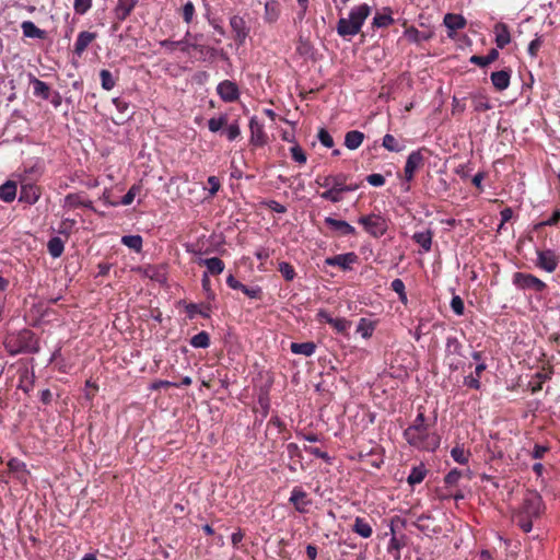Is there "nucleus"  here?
I'll return each instance as SVG.
<instances>
[{
  "label": "nucleus",
  "mask_w": 560,
  "mask_h": 560,
  "mask_svg": "<svg viewBox=\"0 0 560 560\" xmlns=\"http://www.w3.org/2000/svg\"><path fill=\"white\" fill-rule=\"evenodd\" d=\"M404 438L410 446L420 451L434 452L440 446V436L430 431L421 408L412 424L405 429Z\"/></svg>",
  "instance_id": "f257e3e1"
},
{
  "label": "nucleus",
  "mask_w": 560,
  "mask_h": 560,
  "mask_svg": "<svg viewBox=\"0 0 560 560\" xmlns=\"http://www.w3.org/2000/svg\"><path fill=\"white\" fill-rule=\"evenodd\" d=\"M544 502L536 491H528L523 499L521 506L513 513V522L524 532L533 529V521L538 518L542 512Z\"/></svg>",
  "instance_id": "f03ea898"
},
{
  "label": "nucleus",
  "mask_w": 560,
  "mask_h": 560,
  "mask_svg": "<svg viewBox=\"0 0 560 560\" xmlns=\"http://www.w3.org/2000/svg\"><path fill=\"white\" fill-rule=\"evenodd\" d=\"M370 13L371 7L366 3L352 8L348 18L339 19L337 23L338 35L341 37H352L357 35L361 31Z\"/></svg>",
  "instance_id": "7ed1b4c3"
},
{
  "label": "nucleus",
  "mask_w": 560,
  "mask_h": 560,
  "mask_svg": "<svg viewBox=\"0 0 560 560\" xmlns=\"http://www.w3.org/2000/svg\"><path fill=\"white\" fill-rule=\"evenodd\" d=\"M7 351L11 355L20 353H37L40 349L38 340L32 331H23L15 338L8 339L4 342Z\"/></svg>",
  "instance_id": "20e7f679"
},
{
  "label": "nucleus",
  "mask_w": 560,
  "mask_h": 560,
  "mask_svg": "<svg viewBox=\"0 0 560 560\" xmlns=\"http://www.w3.org/2000/svg\"><path fill=\"white\" fill-rule=\"evenodd\" d=\"M445 363L451 372L465 366L464 345L455 336H447L445 340Z\"/></svg>",
  "instance_id": "39448f33"
},
{
  "label": "nucleus",
  "mask_w": 560,
  "mask_h": 560,
  "mask_svg": "<svg viewBox=\"0 0 560 560\" xmlns=\"http://www.w3.org/2000/svg\"><path fill=\"white\" fill-rule=\"evenodd\" d=\"M358 223L363 226L364 231L372 237L380 238L386 234L388 230V221L381 213H369L358 218Z\"/></svg>",
  "instance_id": "423d86ee"
},
{
  "label": "nucleus",
  "mask_w": 560,
  "mask_h": 560,
  "mask_svg": "<svg viewBox=\"0 0 560 560\" xmlns=\"http://www.w3.org/2000/svg\"><path fill=\"white\" fill-rule=\"evenodd\" d=\"M45 172V164L42 159H33L22 165L21 172L18 174L19 182L36 183L40 179Z\"/></svg>",
  "instance_id": "0eeeda50"
},
{
  "label": "nucleus",
  "mask_w": 560,
  "mask_h": 560,
  "mask_svg": "<svg viewBox=\"0 0 560 560\" xmlns=\"http://www.w3.org/2000/svg\"><path fill=\"white\" fill-rule=\"evenodd\" d=\"M512 282L518 290H532L536 293H542L547 289V284L532 273L515 272Z\"/></svg>",
  "instance_id": "6e6552de"
},
{
  "label": "nucleus",
  "mask_w": 560,
  "mask_h": 560,
  "mask_svg": "<svg viewBox=\"0 0 560 560\" xmlns=\"http://www.w3.org/2000/svg\"><path fill=\"white\" fill-rule=\"evenodd\" d=\"M424 153H429L427 148H420L409 153L404 167V177L406 182H411L415 173L424 164Z\"/></svg>",
  "instance_id": "1a4fd4ad"
},
{
  "label": "nucleus",
  "mask_w": 560,
  "mask_h": 560,
  "mask_svg": "<svg viewBox=\"0 0 560 560\" xmlns=\"http://www.w3.org/2000/svg\"><path fill=\"white\" fill-rule=\"evenodd\" d=\"M535 265L537 268L551 273L553 272L559 265V256L556 254L553 249H536V261Z\"/></svg>",
  "instance_id": "9d476101"
},
{
  "label": "nucleus",
  "mask_w": 560,
  "mask_h": 560,
  "mask_svg": "<svg viewBox=\"0 0 560 560\" xmlns=\"http://www.w3.org/2000/svg\"><path fill=\"white\" fill-rule=\"evenodd\" d=\"M249 144L254 148H261L268 142V135L265 131V125L260 121L257 116H253L249 119Z\"/></svg>",
  "instance_id": "9b49d317"
},
{
  "label": "nucleus",
  "mask_w": 560,
  "mask_h": 560,
  "mask_svg": "<svg viewBox=\"0 0 560 560\" xmlns=\"http://www.w3.org/2000/svg\"><path fill=\"white\" fill-rule=\"evenodd\" d=\"M230 27L234 33V40L236 42V44L238 46L244 45L250 31L245 19L238 14L230 16Z\"/></svg>",
  "instance_id": "f8f14e48"
},
{
  "label": "nucleus",
  "mask_w": 560,
  "mask_h": 560,
  "mask_svg": "<svg viewBox=\"0 0 560 560\" xmlns=\"http://www.w3.org/2000/svg\"><path fill=\"white\" fill-rule=\"evenodd\" d=\"M359 260V257L355 253L349 252L345 254H339L336 256H330L325 258V265L332 266V267H339L343 271H348L352 269V266L357 264Z\"/></svg>",
  "instance_id": "ddd939ff"
},
{
  "label": "nucleus",
  "mask_w": 560,
  "mask_h": 560,
  "mask_svg": "<svg viewBox=\"0 0 560 560\" xmlns=\"http://www.w3.org/2000/svg\"><path fill=\"white\" fill-rule=\"evenodd\" d=\"M217 93L225 103H232L238 100L240 89L237 84L231 80H223L217 85Z\"/></svg>",
  "instance_id": "4468645a"
},
{
  "label": "nucleus",
  "mask_w": 560,
  "mask_h": 560,
  "mask_svg": "<svg viewBox=\"0 0 560 560\" xmlns=\"http://www.w3.org/2000/svg\"><path fill=\"white\" fill-rule=\"evenodd\" d=\"M19 183L21 185L19 200L30 206L36 203L42 195L40 188L36 185V183Z\"/></svg>",
  "instance_id": "2eb2a0df"
},
{
  "label": "nucleus",
  "mask_w": 560,
  "mask_h": 560,
  "mask_svg": "<svg viewBox=\"0 0 560 560\" xmlns=\"http://www.w3.org/2000/svg\"><path fill=\"white\" fill-rule=\"evenodd\" d=\"M289 502L293 504L299 513H307L312 501L307 498V493L301 487H294L291 491Z\"/></svg>",
  "instance_id": "dca6fc26"
},
{
  "label": "nucleus",
  "mask_w": 560,
  "mask_h": 560,
  "mask_svg": "<svg viewBox=\"0 0 560 560\" xmlns=\"http://www.w3.org/2000/svg\"><path fill=\"white\" fill-rule=\"evenodd\" d=\"M160 46L165 48L167 51L172 52L175 50V48H179L183 52H189L190 49L203 51L206 47L203 45H198L196 43H190L186 39L180 40H171V39H163L160 42Z\"/></svg>",
  "instance_id": "f3484780"
},
{
  "label": "nucleus",
  "mask_w": 560,
  "mask_h": 560,
  "mask_svg": "<svg viewBox=\"0 0 560 560\" xmlns=\"http://www.w3.org/2000/svg\"><path fill=\"white\" fill-rule=\"evenodd\" d=\"M342 182H347V176L342 173L317 176L315 179V184L325 188V190L341 187Z\"/></svg>",
  "instance_id": "a211bd4d"
},
{
  "label": "nucleus",
  "mask_w": 560,
  "mask_h": 560,
  "mask_svg": "<svg viewBox=\"0 0 560 560\" xmlns=\"http://www.w3.org/2000/svg\"><path fill=\"white\" fill-rule=\"evenodd\" d=\"M443 24L448 30V37L453 38L454 33L466 26V19L460 14L447 13L444 15Z\"/></svg>",
  "instance_id": "6ab92c4d"
},
{
  "label": "nucleus",
  "mask_w": 560,
  "mask_h": 560,
  "mask_svg": "<svg viewBox=\"0 0 560 560\" xmlns=\"http://www.w3.org/2000/svg\"><path fill=\"white\" fill-rule=\"evenodd\" d=\"M325 224L329 226L332 231L339 233L340 235H354L357 233L354 226L348 223L345 220L334 219L331 217L325 218Z\"/></svg>",
  "instance_id": "aec40b11"
},
{
  "label": "nucleus",
  "mask_w": 560,
  "mask_h": 560,
  "mask_svg": "<svg viewBox=\"0 0 560 560\" xmlns=\"http://www.w3.org/2000/svg\"><path fill=\"white\" fill-rule=\"evenodd\" d=\"M494 42L499 49H503L511 43L509 26L503 22H498L493 27Z\"/></svg>",
  "instance_id": "412c9836"
},
{
  "label": "nucleus",
  "mask_w": 560,
  "mask_h": 560,
  "mask_svg": "<svg viewBox=\"0 0 560 560\" xmlns=\"http://www.w3.org/2000/svg\"><path fill=\"white\" fill-rule=\"evenodd\" d=\"M96 38V33L83 31L78 34L73 46V52L81 57L89 45Z\"/></svg>",
  "instance_id": "4be33fe9"
},
{
  "label": "nucleus",
  "mask_w": 560,
  "mask_h": 560,
  "mask_svg": "<svg viewBox=\"0 0 560 560\" xmlns=\"http://www.w3.org/2000/svg\"><path fill=\"white\" fill-rule=\"evenodd\" d=\"M491 83L498 91H504L509 88L511 81V70L503 69L500 71H494L490 75Z\"/></svg>",
  "instance_id": "5701e85b"
},
{
  "label": "nucleus",
  "mask_w": 560,
  "mask_h": 560,
  "mask_svg": "<svg viewBox=\"0 0 560 560\" xmlns=\"http://www.w3.org/2000/svg\"><path fill=\"white\" fill-rule=\"evenodd\" d=\"M137 0H118L114 9L116 19L119 22L125 21L136 8Z\"/></svg>",
  "instance_id": "b1692460"
},
{
  "label": "nucleus",
  "mask_w": 560,
  "mask_h": 560,
  "mask_svg": "<svg viewBox=\"0 0 560 560\" xmlns=\"http://www.w3.org/2000/svg\"><path fill=\"white\" fill-rule=\"evenodd\" d=\"M486 370H487L486 362H479L478 364H476L474 374H469L464 377V382H463L464 385L467 386L468 388H472L476 390L480 389V387H481L480 376Z\"/></svg>",
  "instance_id": "393cba45"
},
{
  "label": "nucleus",
  "mask_w": 560,
  "mask_h": 560,
  "mask_svg": "<svg viewBox=\"0 0 560 560\" xmlns=\"http://www.w3.org/2000/svg\"><path fill=\"white\" fill-rule=\"evenodd\" d=\"M22 33L27 38L43 39L46 36V32L40 30L32 21H24L21 24Z\"/></svg>",
  "instance_id": "a878e982"
},
{
  "label": "nucleus",
  "mask_w": 560,
  "mask_h": 560,
  "mask_svg": "<svg viewBox=\"0 0 560 560\" xmlns=\"http://www.w3.org/2000/svg\"><path fill=\"white\" fill-rule=\"evenodd\" d=\"M382 145L389 152L399 153L405 150L406 145L402 140L396 139L393 135L386 133L382 139Z\"/></svg>",
  "instance_id": "bb28decb"
},
{
  "label": "nucleus",
  "mask_w": 560,
  "mask_h": 560,
  "mask_svg": "<svg viewBox=\"0 0 560 560\" xmlns=\"http://www.w3.org/2000/svg\"><path fill=\"white\" fill-rule=\"evenodd\" d=\"M352 530L362 538H370L373 534V528L370 523L360 516L355 517Z\"/></svg>",
  "instance_id": "cd10ccee"
},
{
  "label": "nucleus",
  "mask_w": 560,
  "mask_h": 560,
  "mask_svg": "<svg viewBox=\"0 0 560 560\" xmlns=\"http://www.w3.org/2000/svg\"><path fill=\"white\" fill-rule=\"evenodd\" d=\"M290 350L294 354H302L305 357H311L316 351V345L313 341L292 342L290 346Z\"/></svg>",
  "instance_id": "c85d7f7f"
},
{
  "label": "nucleus",
  "mask_w": 560,
  "mask_h": 560,
  "mask_svg": "<svg viewBox=\"0 0 560 560\" xmlns=\"http://www.w3.org/2000/svg\"><path fill=\"white\" fill-rule=\"evenodd\" d=\"M364 140V133L359 130L348 131L345 136V145L349 150L358 149Z\"/></svg>",
  "instance_id": "c756f323"
},
{
  "label": "nucleus",
  "mask_w": 560,
  "mask_h": 560,
  "mask_svg": "<svg viewBox=\"0 0 560 560\" xmlns=\"http://www.w3.org/2000/svg\"><path fill=\"white\" fill-rule=\"evenodd\" d=\"M16 197V183L7 180L0 186V199L4 202H12Z\"/></svg>",
  "instance_id": "7c9ffc66"
},
{
  "label": "nucleus",
  "mask_w": 560,
  "mask_h": 560,
  "mask_svg": "<svg viewBox=\"0 0 560 560\" xmlns=\"http://www.w3.org/2000/svg\"><path fill=\"white\" fill-rule=\"evenodd\" d=\"M31 83L33 85V93L35 96L42 97L43 100H49L50 89L46 82L33 77L31 79Z\"/></svg>",
  "instance_id": "2f4dec72"
},
{
  "label": "nucleus",
  "mask_w": 560,
  "mask_h": 560,
  "mask_svg": "<svg viewBox=\"0 0 560 560\" xmlns=\"http://www.w3.org/2000/svg\"><path fill=\"white\" fill-rule=\"evenodd\" d=\"M499 57V51L497 49H491L486 56L474 55L470 57L469 61L476 66L481 68L487 67Z\"/></svg>",
  "instance_id": "473e14b6"
},
{
  "label": "nucleus",
  "mask_w": 560,
  "mask_h": 560,
  "mask_svg": "<svg viewBox=\"0 0 560 560\" xmlns=\"http://www.w3.org/2000/svg\"><path fill=\"white\" fill-rule=\"evenodd\" d=\"M200 264L207 267L208 273L220 275L224 270V262L218 257L205 258L200 260Z\"/></svg>",
  "instance_id": "72a5a7b5"
},
{
  "label": "nucleus",
  "mask_w": 560,
  "mask_h": 560,
  "mask_svg": "<svg viewBox=\"0 0 560 560\" xmlns=\"http://www.w3.org/2000/svg\"><path fill=\"white\" fill-rule=\"evenodd\" d=\"M279 3L276 0H270L265 3L264 19L267 23L276 22L279 19Z\"/></svg>",
  "instance_id": "f704fd0d"
},
{
  "label": "nucleus",
  "mask_w": 560,
  "mask_h": 560,
  "mask_svg": "<svg viewBox=\"0 0 560 560\" xmlns=\"http://www.w3.org/2000/svg\"><path fill=\"white\" fill-rule=\"evenodd\" d=\"M474 109L478 113L487 112L492 108L489 98L482 93H476L471 95Z\"/></svg>",
  "instance_id": "c9c22d12"
},
{
  "label": "nucleus",
  "mask_w": 560,
  "mask_h": 560,
  "mask_svg": "<svg viewBox=\"0 0 560 560\" xmlns=\"http://www.w3.org/2000/svg\"><path fill=\"white\" fill-rule=\"evenodd\" d=\"M412 240L422 247L424 252H429L432 245V233L430 230L416 232Z\"/></svg>",
  "instance_id": "e433bc0d"
},
{
  "label": "nucleus",
  "mask_w": 560,
  "mask_h": 560,
  "mask_svg": "<svg viewBox=\"0 0 560 560\" xmlns=\"http://www.w3.org/2000/svg\"><path fill=\"white\" fill-rule=\"evenodd\" d=\"M427 476V469L423 464L412 467L407 481L410 486L419 485Z\"/></svg>",
  "instance_id": "4c0bfd02"
},
{
  "label": "nucleus",
  "mask_w": 560,
  "mask_h": 560,
  "mask_svg": "<svg viewBox=\"0 0 560 560\" xmlns=\"http://www.w3.org/2000/svg\"><path fill=\"white\" fill-rule=\"evenodd\" d=\"M47 249L52 258H58L63 253L65 244L60 237L54 236L48 241Z\"/></svg>",
  "instance_id": "58836bf2"
},
{
  "label": "nucleus",
  "mask_w": 560,
  "mask_h": 560,
  "mask_svg": "<svg viewBox=\"0 0 560 560\" xmlns=\"http://www.w3.org/2000/svg\"><path fill=\"white\" fill-rule=\"evenodd\" d=\"M375 329V325L373 322L369 320L368 318H360L358 326H357V332L362 336L364 339H369L372 337L373 331Z\"/></svg>",
  "instance_id": "ea45409f"
},
{
  "label": "nucleus",
  "mask_w": 560,
  "mask_h": 560,
  "mask_svg": "<svg viewBox=\"0 0 560 560\" xmlns=\"http://www.w3.org/2000/svg\"><path fill=\"white\" fill-rule=\"evenodd\" d=\"M121 244L127 246L130 249H133L137 253L142 250L143 240L141 235H124L121 237Z\"/></svg>",
  "instance_id": "a19ab883"
},
{
  "label": "nucleus",
  "mask_w": 560,
  "mask_h": 560,
  "mask_svg": "<svg viewBox=\"0 0 560 560\" xmlns=\"http://www.w3.org/2000/svg\"><path fill=\"white\" fill-rule=\"evenodd\" d=\"M82 203H83V195L82 194H80V192L68 194L63 199L62 208L71 210V209L81 207Z\"/></svg>",
  "instance_id": "79ce46f5"
},
{
  "label": "nucleus",
  "mask_w": 560,
  "mask_h": 560,
  "mask_svg": "<svg viewBox=\"0 0 560 560\" xmlns=\"http://www.w3.org/2000/svg\"><path fill=\"white\" fill-rule=\"evenodd\" d=\"M386 10H387L386 13H376L374 15L373 22H372L373 26L381 28V27H387L390 24H393L394 19L390 14V10L389 9H386Z\"/></svg>",
  "instance_id": "37998d69"
},
{
  "label": "nucleus",
  "mask_w": 560,
  "mask_h": 560,
  "mask_svg": "<svg viewBox=\"0 0 560 560\" xmlns=\"http://www.w3.org/2000/svg\"><path fill=\"white\" fill-rule=\"evenodd\" d=\"M190 346L194 348L206 349L210 346V336L207 331H200L191 337Z\"/></svg>",
  "instance_id": "c03bdc74"
},
{
  "label": "nucleus",
  "mask_w": 560,
  "mask_h": 560,
  "mask_svg": "<svg viewBox=\"0 0 560 560\" xmlns=\"http://www.w3.org/2000/svg\"><path fill=\"white\" fill-rule=\"evenodd\" d=\"M342 192H343V188L341 186V187H337L334 189H328V190L323 191L320 194V197L324 200L330 201L332 203H338L343 199Z\"/></svg>",
  "instance_id": "a18cd8bd"
},
{
  "label": "nucleus",
  "mask_w": 560,
  "mask_h": 560,
  "mask_svg": "<svg viewBox=\"0 0 560 560\" xmlns=\"http://www.w3.org/2000/svg\"><path fill=\"white\" fill-rule=\"evenodd\" d=\"M186 312L189 318H194L196 314H200L202 317L208 318L210 316V307H200L198 304L189 303L186 305Z\"/></svg>",
  "instance_id": "49530a36"
},
{
  "label": "nucleus",
  "mask_w": 560,
  "mask_h": 560,
  "mask_svg": "<svg viewBox=\"0 0 560 560\" xmlns=\"http://www.w3.org/2000/svg\"><path fill=\"white\" fill-rule=\"evenodd\" d=\"M101 85L104 90L110 91L116 85V80L114 79L112 72L107 69H102L100 71Z\"/></svg>",
  "instance_id": "de8ad7c7"
},
{
  "label": "nucleus",
  "mask_w": 560,
  "mask_h": 560,
  "mask_svg": "<svg viewBox=\"0 0 560 560\" xmlns=\"http://www.w3.org/2000/svg\"><path fill=\"white\" fill-rule=\"evenodd\" d=\"M228 124V115L221 114L219 117H212L208 120V128L211 132H218Z\"/></svg>",
  "instance_id": "09e8293b"
},
{
  "label": "nucleus",
  "mask_w": 560,
  "mask_h": 560,
  "mask_svg": "<svg viewBox=\"0 0 560 560\" xmlns=\"http://www.w3.org/2000/svg\"><path fill=\"white\" fill-rule=\"evenodd\" d=\"M390 288L394 292H396L398 294L399 301L402 304H407L408 299H407L404 281L399 278L394 279L390 283Z\"/></svg>",
  "instance_id": "8fccbe9b"
},
{
  "label": "nucleus",
  "mask_w": 560,
  "mask_h": 560,
  "mask_svg": "<svg viewBox=\"0 0 560 560\" xmlns=\"http://www.w3.org/2000/svg\"><path fill=\"white\" fill-rule=\"evenodd\" d=\"M278 269L287 281H292L296 277L293 266L287 261L279 262Z\"/></svg>",
  "instance_id": "3c124183"
},
{
  "label": "nucleus",
  "mask_w": 560,
  "mask_h": 560,
  "mask_svg": "<svg viewBox=\"0 0 560 560\" xmlns=\"http://www.w3.org/2000/svg\"><path fill=\"white\" fill-rule=\"evenodd\" d=\"M8 468L12 472L24 474V475L28 474L26 464L24 462H22L21 459L15 458V457L11 458L8 462Z\"/></svg>",
  "instance_id": "603ef678"
},
{
  "label": "nucleus",
  "mask_w": 560,
  "mask_h": 560,
  "mask_svg": "<svg viewBox=\"0 0 560 560\" xmlns=\"http://www.w3.org/2000/svg\"><path fill=\"white\" fill-rule=\"evenodd\" d=\"M559 221H560V209H556L552 212L550 218H548L545 221L538 222L537 224H535L534 229L538 231L545 226H555L558 224Z\"/></svg>",
  "instance_id": "864d4df0"
},
{
  "label": "nucleus",
  "mask_w": 560,
  "mask_h": 560,
  "mask_svg": "<svg viewBox=\"0 0 560 560\" xmlns=\"http://www.w3.org/2000/svg\"><path fill=\"white\" fill-rule=\"evenodd\" d=\"M224 133L229 141H234L241 136V127L237 120L226 126Z\"/></svg>",
  "instance_id": "5fc2aeb1"
},
{
  "label": "nucleus",
  "mask_w": 560,
  "mask_h": 560,
  "mask_svg": "<svg viewBox=\"0 0 560 560\" xmlns=\"http://www.w3.org/2000/svg\"><path fill=\"white\" fill-rule=\"evenodd\" d=\"M451 456L458 464L465 465L468 463V454L462 446L453 447L451 451Z\"/></svg>",
  "instance_id": "6e6d98bb"
},
{
  "label": "nucleus",
  "mask_w": 560,
  "mask_h": 560,
  "mask_svg": "<svg viewBox=\"0 0 560 560\" xmlns=\"http://www.w3.org/2000/svg\"><path fill=\"white\" fill-rule=\"evenodd\" d=\"M141 186L138 184L132 185L126 195L121 198L120 205L129 206L133 202L136 196L140 192Z\"/></svg>",
  "instance_id": "4d7b16f0"
},
{
  "label": "nucleus",
  "mask_w": 560,
  "mask_h": 560,
  "mask_svg": "<svg viewBox=\"0 0 560 560\" xmlns=\"http://www.w3.org/2000/svg\"><path fill=\"white\" fill-rule=\"evenodd\" d=\"M92 8V0H74L73 9L77 14L84 15Z\"/></svg>",
  "instance_id": "13d9d810"
},
{
  "label": "nucleus",
  "mask_w": 560,
  "mask_h": 560,
  "mask_svg": "<svg viewBox=\"0 0 560 560\" xmlns=\"http://www.w3.org/2000/svg\"><path fill=\"white\" fill-rule=\"evenodd\" d=\"M462 476L463 471L457 468H454L446 474V476L444 477V482L446 486H455L459 481Z\"/></svg>",
  "instance_id": "bf43d9fd"
},
{
  "label": "nucleus",
  "mask_w": 560,
  "mask_h": 560,
  "mask_svg": "<svg viewBox=\"0 0 560 560\" xmlns=\"http://www.w3.org/2000/svg\"><path fill=\"white\" fill-rule=\"evenodd\" d=\"M330 326L337 331V332H346L350 326L351 322L346 318H334Z\"/></svg>",
  "instance_id": "052dcab7"
},
{
  "label": "nucleus",
  "mask_w": 560,
  "mask_h": 560,
  "mask_svg": "<svg viewBox=\"0 0 560 560\" xmlns=\"http://www.w3.org/2000/svg\"><path fill=\"white\" fill-rule=\"evenodd\" d=\"M451 308L452 311L460 316L464 314V311H465V305H464V301L462 300V298L459 295H454L451 300Z\"/></svg>",
  "instance_id": "680f3d73"
},
{
  "label": "nucleus",
  "mask_w": 560,
  "mask_h": 560,
  "mask_svg": "<svg viewBox=\"0 0 560 560\" xmlns=\"http://www.w3.org/2000/svg\"><path fill=\"white\" fill-rule=\"evenodd\" d=\"M542 37L536 34V37L529 43L527 51L532 57H536L542 46Z\"/></svg>",
  "instance_id": "e2e57ef3"
},
{
  "label": "nucleus",
  "mask_w": 560,
  "mask_h": 560,
  "mask_svg": "<svg viewBox=\"0 0 560 560\" xmlns=\"http://www.w3.org/2000/svg\"><path fill=\"white\" fill-rule=\"evenodd\" d=\"M290 152H291L292 159L295 162H298L300 164H303L306 162V154L304 153L303 149L299 144L293 145L290 149Z\"/></svg>",
  "instance_id": "0e129e2a"
},
{
  "label": "nucleus",
  "mask_w": 560,
  "mask_h": 560,
  "mask_svg": "<svg viewBox=\"0 0 560 560\" xmlns=\"http://www.w3.org/2000/svg\"><path fill=\"white\" fill-rule=\"evenodd\" d=\"M242 292L250 299L261 298V288L259 285L247 287L244 284Z\"/></svg>",
  "instance_id": "69168bd1"
},
{
  "label": "nucleus",
  "mask_w": 560,
  "mask_h": 560,
  "mask_svg": "<svg viewBox=\"0 0 560 560\" xmlns=\"http://www.w3.org/2000/svg\"><path fill=\"white\" fill-rule=\"evenodd\" d=\"M318 140L319 142L326 147V148H332L334 147V139L330 136V133L326 129H320L318 131Z\"/></svg>",
  "instance_id": "338daca9"
},
{
  "label": "nucleus",
  "mask_w": 560,
  "mask_h": 560,
  "mask_svg": "<svg viewBox=\"0 0 560 560\" xmlns=\"http://www.w3.org/2000/svg\"><path fill=\"white\" fill-rule=\"evenodd\" d=\"M366 182L373 187H382L385 184V177L382 174L373 173L366 176Z\"/></svg>",
  "instance_id": "774afa93"
}]
</instances>
